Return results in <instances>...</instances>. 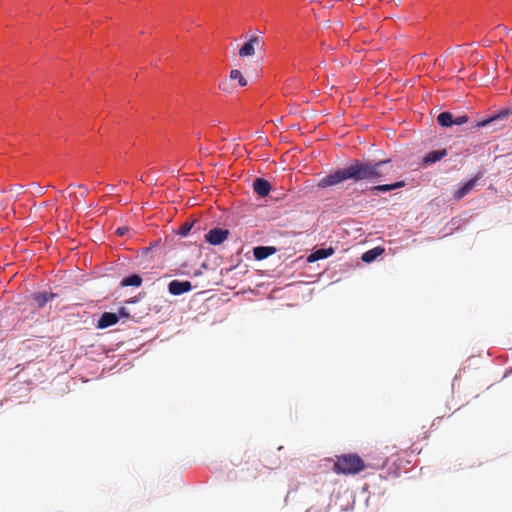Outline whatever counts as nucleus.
<instances>
[{
	"label": "nucleus",
	"mask_w": 512,
	"mask_h": 512,
	"mask_svg": "<svg viewBox=\"0 0 512 512\" xmlns=\"http://www.w3.org/2000/svg\"><path fill=\"white\" fill-rule=\"evenodd\" d=\"M446 155H447L446 149L432 150V151L428 152L427 154H425V156L423 157V164L424 165L434 164V163L440 161L441 159H443Z\"/></svg>",
	"instance_id": "nucleus-12"
},
{
	"label": "nucleus",
	"mask_w": 512,
	"mask_h": 512,
	"mask_svg": "<svg viewBox=\"0 0 512 512\" xmlns=\"http://www.w3.org/2000/svg\"><path fill=\"white\" fill-rule=\"evenodd\" d=\"M143 279L138 273H131L124 276L120 281L121 287H140Z\"/></svg>",
	"instance_id": "nucleus-14"
},
{
	"label": "nucleus",
	"mask_w": 512,
	"mask_h": 512,
	"mask_svg": "<svg viewBox=\"0 0 512 512\" xmlns=\"http://www.w3.org/2000/svg\"><path fill=\"white\" fill-rule=\"evenodd\" d=\"M262 40L258 36H251V38L245 41L239 49V55L241 57L251 56L255 52V45H258Z\"/></svg>",
	"instance_id": "nucleus-10"
},
{
	"label": "nucleus",
	"mask_w": 512,
	"mask_h": 512,
	"mask_svg": "<svg viewBox=\"0 0 512 512\" xmlns=\"http://www.w3.org/2000/svg\"><path fill=\"white\" fill-rule=\"evenodd\" d=\"M230 231L222 227H213L205 235L204 239L210 245L218 246L228 239Z\"/></svg>",
	"instance_id": "nucleus-4"
},
{
	"label": "nucleus",
	"mask_w": 512,
	"mask_h": 512,
	"mask_svg": "<svg viewBox=\"0 0 512 512\" xmlns=\"http://www.w3.org/2000/svg\"><path fill=\"white\" fill-rule=\"evenodd\" d=\"M145 296V293H139L137 296L131 297L126 301L127 304H134L137 303L139 300H141Z\"/></svg>",
	"instance_id": "nucleus-22"
},
{
	"label": "nucleus",
	"mask_w": 512,
	"mask_h": 512,
	"mask_svg": "<svg viewBox=\"0 0 512 512\" xmlns=\"http://www.w3.org/2000/svg\"><path fill=\"white\" fill-rule=\"evenodd\" d=\"M437 122L442 127L450 128L454 125V114L450 111H443L437 116Z\"/></svg>",
	"instance_id": "nucleus-16"
},
{
	"label": "nucleus",
	"mask_w": 512,
	"mask_h": 512,
	"mask_svg": "<svg viewBox=\"0 0 512 512\" xmlns=\"http://www.w3.org/2000/svg\"><path fill=\"white\" fill-rule=\"evenodd\" d=\"M252 187L253 191L261 198L268 196L272 188L270 182L262 177H256Z\"/></svg>",
	"instance_id": "nucleus-8"
},
{
	"label": "nucleus",
	"mask_w": 512,
	"mask_h": 512,
	"mask_svg": "<svg viewBox=\"0 0 512 512\" xmlns=\"http://www.w3.org/2000/svg\"><path fill=\"white\" fill-rule=\"evenodd\" d=\"M468 121H469V117L466 114L454 116V125L461 126L463 124L468 123Z\"/></svg>",
	"instance_id": "nucleus-20"
},
{
	"label": "nucleus",
	"mask_w": 512,
	"mask_h": 512,
	"mask_svg": "<svg viewBox=\"0 0 512 512\" xmlns=\"http://www.w3.org/2000/svg\"><path fill=\"white\" fill-rule=\"evenodd\" d=\"M276 252V248L273 246H256L253 248V256L256 260L261 261L269 256L273 255Z\"/></svg>",
	"instance_id": "nucleus-13"
},
{
	"label": "nucleus",
	"mask_w": 512,
	"mask_h": 512,
	"mask_svg": "<svg viewBox=\"0 0 512 512\" xmlns=\"http://www.w3.org/2000/svg\"><path fill=\"white\" fill-rule=\"evenodd\" d=\"M384 252V248L377 246L366 252H364L361 256V260L365 263H372L375 261L382 253Z\"/></svg>",
	"instance_id": "nucleus-15"
},
{
	"label": "nucleus",
	"mask_w": 512,
	"mask_h": 512,
	"mask_svg": "<svg viewBox=\"0 0 512 512\" xmlns=\"http://www.w3.org/2000/svg\"><path fill=\"white\" fill-rule=\"evenodd\" d=\"M511 114V109L510 108H503V109H500L484 118H482L481 120L475 122L471 127L470 129H475V130H479L480 128H484V127H487L489 126L490 124L492 123H495L497 121H501V120H504L506 119L509 115Z\"/></svg>",
	"instance_id": "nucleus-3"
},
{
	"label": "nucleus",
	"mask_w": 512,
	"mask_h": 512,
	"mask_svg": "<svg viewBox=\"0 0 512 512\" xmlns=\"http://www.w3.org/2000/svg\"><path fill=\"white\" fill-rule=\"evenodd\" d=\"M392 186H393V190H397V189L405 187L406 182L404 180L396 181V182L392 183Z\"/></svg>",
	"instance_id": "nucleus-23"
},
{
	"label": "nucleus",
	"mask_w": 512,
	"mask_h": 512,
	"mask_svg": "<svg viewBox=\"0 0 512 512\" xmlns=\"http://www.w3.org/2000/svg\"><path fill=\"white\" fill-rule=\"evenodd\" d=\"M193 289V285L188 280H171L167 285L169 294L173 296H180L190 292Z\"/></svg>",
	"instance_id": "nucleus-6"
},
{
	"label": "nucleus",
	"mask_w": 512,
	"mask_h": 512,
	"mask_svg": "<svg viewBox=\"0 0 512 512\" xmlns=\"http://www.w3.org/2000/svg\"><path fill=\"white\" fill-rule=\"evenodd\" d=\"M485 171L480 170L478 173L469 179L468 181L464 182L454 193V198L456 200H460L463 197H465L468 193H470L473 188L476 186L477 182L484 176Z\"/></svg>",
	"instance_id": "nucleus-5"
},
{
	"label": "nucleus",
	"mask_w": 512,
	"mask_h": 512,
	"mask_svg": "<svg viewBox=\"0 0 512 512\" xmlns=\"http://www.w3.org/2000/svg\"><path fill=\"white\" fill-rule=\"evenodd\" d=\"M459 223H460V219L452 218V220L450 221L451 229L458 228Z\"/></svg>",
	"instance_id": "nucleus-25"
},
{
	"label": "nucleus",
	"mask_w": 512,
	"mask_h": 512,
	"mask_svg": "<svg viewBox=\"0 0 512 512\" xmlns=\"http://www.w3.org/2000/svg\"><path fill=\"white\" fill-rule=\"evenodd\" d=\"M128 230H129L128 227H125V226L118 227L116 230V234L119 236H124L128 232Z\"/></svg>",
	"instance_id": "nucleus-24"
},
{
	"label": "nucleus",
	"mask_w": 512,
	"mask_h": 512,
	"mask_svg": "<svg viewBox=\"0 0 512 512\" xmlns=\"http://www.w3.org/2000/svg\"><path fill=\"white\" fill-rule=\"evenodd\" d=\"M199 275H201V271H200V270H196V271L194 272V276H199Z\"/></svg>",
	"instance_id": "nucleus-27"
},
{
	"label": "nucleus",
	"mask_w": 512,
	"mask_h": 512,
	"mask_svg": "<svg viewBox=\"0 0 512 512\" xmlns=\"http://www.w3.org/2000/svg\"><path fill=\"white\" fill-rule=\"evenodd\" d=\"M387 458H379L376 462H371L367 466L378 469L385 466ZM366 467L363 459L357 454H343L337 457L334 463V471L338 474H358Z\"/></svg>",
	"instance_id": "nucleus-2"
},
{
	"label": "nucleus",
	"mask_w": 512,
	"mask_h": 512,
	"mask_svg": "<svg viewBox=\"0 0 512 512\" xmlns=\"http://www.w3.org/2000/svg\"><path fill=\"white\" fill-rule=\"evenodd\" d=\"M119 321V316L113 312H104L97 321V328L106 329L115 325Z\"/></svg>",
	"instance_id": "nucleus-11"
},
{
	"label": "nucleus",
	"mask_w": 512,
	"mask_h": 512,
	"mask_svg": "<svg viewBox=\"0 0 512 512\" xmlns=\"http://www.w3.org/2000/svg\"><path fill=\"white\" fill-rule=\"evenodd\" d=\"M369 191L373 194V195H380L381 193H388V192H391L393 191V186H392V183L390 184H379V185H376V186H373L369 189Z\"/></svg>",
	"instance_id": "nucleus-17"
},
{
	"label": "nucleus",
	"mask_w": 512,
	"mask_h": 512,
	"mask_svg": "<svg viewBox=\"0 0 512 512\" xmlns=\"http://www.w3.org/2000/svg\"><path fill=\"white\" fill-rule=\"evenodd\" d=\"M57 297L56 293L51 291H40L31 294V305L35 308L41 309L46 306L47 303L53 301Z\"/></svg>",
	"instance_id": "nucleus-7"
},
{
	"label": "nucleus",
	"mask_w": 512,
	"mask_h": 512,
	"mask_svg": "<svg viewBox=\"0 0 512 512\" xmlns=\"http://www.w3.org/2000/svg\"><path fill=\"white\" fill-rule=\"evenodd\" d=\"M88 193V190L86 187H80V196H84Z\"/></svg>",
	"instance_id": "nucleus-26"
},
{
	"label": "nucleus",
	"mask_w": 512,
	"mask_h": 512,
	"mask_svg": "<svg viewBox=\"0 0 512 512\" xmlns=\"http://www.w3.org/2000/svg\"><path fill=\"white\" fill-rule=\"evenodd\" d=\"M116 314L119 316V319L120 318H129L130 317V313H129V311L125 307H120Z\"/></svg>",
	"instance_id": "nucleus-21"
},
{
	"label": "nucleus",
	"mask_w": 512,
	"mask_h": 512,
	"mask_svg": "<svg viewBox=\"0 0 512 512\" xmlns=\"http://www.w3.org/2000/svg\"><path fill=\"white\" fill-rule=\"evenodd\" d=\"M334 254V249L332 247L329 248H318L312 250V252L307 256L306 260L308 263H314L319 260L326 259Z\"/></svg>",
	"instance_id": "nucleus-9"
},
{
	"label": "nucleus",
	"mask_w": 512,
	"mask_h": 512,
	"mask_svg": "<svg viewBox=\"0 0 512 512\" xmlns=\"http://www.w3.org/2000/svg\"><path fill=\"white\" fill-rule=\"evenodd\" d=\"M391 162L390 158L379 161H362L354 159L348 166L336 169L322 177L318 181L317 187L324 189L338 185L347 180H352L355 183L364 180L379 181L389 173V170H387L386 167L389 166L391 168Z\"/></svg>",
	"instance_id": "nucleus-1"
},
{
	"label": "nucleus",
	"mask_w": 512,
	"mask_h": 512,
	"mask_svg": "<svg viewBox=\"0 0 512 512\" xmlns=\"http://www.w3.org/2000/svg\"><path fill=\"white\" fill-rule=\"evenodd\" d=\"M193 225L194 224L192 222H188V221L182 223L177 230V234L180 237H187L190 234V232L193 228Z\"/></svg>",
	"instance_id": "nucleus-19"
},
{
	"label": "nucleus",
	"mask_w": 512,
	"mask_h": 512,
	"mask_svg": "<svg viewBox=\"0 0 512 512\" xmlns=\"http://www.w3.org/2000/svg\"><path fill=\"white\" fill-rule=\"evenodd\" d=\"M306 512H310V509H308Z\"/></svg>",
	"instance_id": "nucleus-28"
},
{
	"label": "nucleus",
	"mask_w": 512,
	"mask_h": 512,
	"mask_svg": "<svg viewBox=\"0 0 512 512\" xmlns=\"http://www.w3.org/2000/svg\"><path fill=\"white\" fill-rule=\"evenodd\" d=\"M230 79L237 80L239 86H241V87H245L247 85V80L243 76L242 72L238 69H232L230 71Z\"/></svg>",
	"instance_id": "nucleus-18"
}]
</instances>
